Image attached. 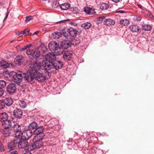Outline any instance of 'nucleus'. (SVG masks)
I'll list each match as a JSON object with an SVG mask.
<instances>
[{"instance_id":"6","label":"nucleus","mask_w":154,"mask_h":154,"mask_svg":"<svg viewBox=\"0 0 154 154\" xmlns=\"http://www.w3.org/2000/svg\"><path fill=\"white\" fill-rule=\"evenodd\" d=\"M26 52L27 54L31 58H37L40 55L39 52L37 51H35L32 49H28Z\"/></svg>"},{"instance_id":"57","label":"nucleus","mask_w":154,"mask_h":154,"mask_svg":"<svg viewBox=\"0 0 154 154\" xmlns=\"http://www.w3.org/2000/svg\"><path fill=\"white\" fill-rule=\"evenodd\" d=\"M64 21L65 20H62V21H59V22L60 23H63L64 22Z\"/></svg>"},{"instance_id":"18","label":"nucleus","mask_w":154,"mask_h":154,"mask_svg":"<svg viewBox=\"0 0 154 154\" xmlns=\"http://www.w3.org/2000/svg\"><path fill=\"white\" fill-rule=\"evenodd\" d=\"M67 32L68 33V36H70L72 37L76 36L78 34L77 31L73 28H70L68 29Z\"/></svg>"},{"instance_id":"44","label":"nucleus","mask_w":154,"mask_h":154,"mask_svg":"<svg viewBox=\"0 0 154 154\" xmlns=\"http://www.w3.org/2000/svg\"><path fill=\"white\" fill-rule=\"evenodd\" d=\"M6 85V82L3 80H0V88H4Z\"/></svg>"},{"instance_id":"36","label":"nucleus","mask_w":154,"mask_h":154,"mask_svg":"<svg viewBox=\"0 0 154 154\" xmlns=\"http://www.w3.org/2000/svg\"><path fill=\"white\" fill-rule=\"evenodd\" d=\"M109 7V5L107 4L103 3L100 5V8L101 9L105 10L107 9Z\"/></svg>"},{"instance_id":"49","label":"nucleus","mask_w":154,"mask_h":154,"mask_svg":"<svg viewBox=\"0 0 154 154\" xmlns=\"http://www.w3.org/2000/svg\"><path fill=\"white\" fill-rule=\"evenodd\" d=\"M4 93V91L2 88H0V97L3 96Z\"/></svg>"},{"instance_id":"12","label":"nucleus","mask_w":154,"mask_h":154,"mask_svg":"<svg viewBox=\"0 0 154 154\" xmlns=\"http://www.w3.org/2000/svg\"><path fill=\"white\" fill-rule=\"evenodd\" d=\"M72 54L71 51H65L63 53V58L66 61H69L71 60L72 57Z\"/></svg>"},{"instance_id":"60","label":"nucleus","mask_w":154,"mask_h":154,"mask_svg":"<svg viewBox=\"0 0 154 154\" xmlns=\"http://www.w3.org/2000/svg\"><path fill=\"white\" fill-rule=\"evenodd\" d=\"M71 23V24H72V23Z\"/></svg>"},{"instance_id":"31","label":"nucleus","mask_w":154,"mask_h":154,"mask_svg":"<svg viewBox=\"0 0 154 154\" xmlns=\"http://www.w3.org/2000/svg\"><path fill=\"white\" fill-rule=\"evenodd\" d=\"M62 34L59 32H55L53 33V37L54 38L57 39L61 37Z\"/></svg>"},{"instance_id":"10","label":"nucleus","mask_w":154,"mask_h":154,"mask_svg":"<svg viewBox=\"0 0 154 154\" xmlns=\"http://www.w3.org/2000/svg\"><path fill=\"white\" fill-rule=\"evenodd\" d=\"M27 140L23 138L20 143L18 145V146L19 148L24 149L26 150L28 145Z\"/></svg>"},{"instance_id":"5","label":"nucleus","mask_w":154,"mask_h":154,"mask_svg":"<svg viewBox=\"0 0 154 154\" xmlns=\"http://www.w3.org/2000/svg\"><path fill=\"white\" fill-rule=\"evenodd\" d=\"M41 138L39 136H35L32 139V142L34 143L36 149L42 147L43 145L42 140L44 137Z\"/></svg>"},{"instance_id":"27","label":"nucleus","mask_w":154,"mask_h":154,"mask_svg":"<svg viewBox=\"0 0 154 154\" xmlns=\"http://www.w3.org/2000/svg\"><path fill=\"white\" fill-rule=\"evenodd\" d=\"M37 127V124L35 122H33L29 125L28 128L29 130H31L35 129Z\"/></svg>"},{"instance_id":"11","label":"nucleus","mask_w":154,"mask_h":154,"mask_svg":"<svg viewBox=\"0 0 154 154\" xmlns=\"http://www.w3.org/2000/svg\"><path fill=\"white\" fill-rule=\"evenodd\" d=\"M38 70L35 73V78L39 82H44L45 78L43 74L38 72Z\"/></svg>"},{"instance_id":"16","label":"nucleus","mask_w":154,"mask_h":154,"mask_svg":"<svg viewBox=\"0 0 154 154\" xmlns=\"http://www.w3.org/2000/svg\"><path fill=\"white\" fill-rule=\"evenodd\" d=\"M13 115L14 116L17 118H21L23 115L22 110L20 109H16L14 111Z\"/></svg>"},{"instance_id":"23","label":"nucleus","mask_w":154,"mask_h":154,"mask_svg":"<svg viewBox=\"0 0 154 154\" xmlns=\"http://www.w3.org/2000/svg\"><path fill=\"white\" fill-rule=\"evenodd\" d=\"M17 146L13 141L8 143L7 145V147L10 150L15 149Z\"/></svg>"},{"instance_id":"20","label":"nucleus","mask_w":154,"mask_h":154,"mask_svg":"<svg viewBox=\"0 0 154 154\" xmlns=\"http://www.w3.org/2000/svg\"><path fill=\"white\" fill-rule=\"evenodd\" d=\"M61 46L63 48L67 49L71 46V42L68 40H64L61 43Z\"/></svg>"},{"instance_id":"47","label":"nucleus","mask_w":154,"mask_h":154,"mask_svg":"<svg viewBox=\"0 0 154 154\" xmlns=\"http://www.w3.org/2000/svg\"><path fill=\"white\" fill-rule=\"evenodd\" d=\"M5 104L4 101L0 100V109L4 108Z\"/></svg>"},{"instance_id":"37","label":"nucleus","mask_w":154,"mask_h":154,"mask_svg":"<svg viewBox=\"0 0 154 154\" xmlns=\"http://www.w3.org/2000/svg\"><path fill=\"white\" fill-rule=\"evenodd\" d=\"M12 72H9L8 71L6 70L3 72V74L5 77H6L7 78H11L12 76V75H13L12 73H11Z\"/></svg>"},{"instance_id":"4","label":"nucleus","mask_w":154,"mask_h":154,"mask_svg":"<svg viewBox=\"0 0 154 154\" xmlns=\"http://www.w3.org/2000/svg\"><path fill=\"white\" fill-rule=\"evenodd\" d=\"M50 64L47 65L48 69L47 70H50L51 69H54L56 70H58L62 68L63 67V63L60 61H55L53 63H50Z\"/></svg>"},{"instance_id":"3","label":"nucleus","mask_w":154,"mask_h":154,"mask_svg":"<svg viewBox=\"0 0 154 154\" xmlns=\"http://www.w3.org/2000/svg\"><path fill=\"white\" fill-rule=\"evenodd\" d=\"M56 59V56L53 52L48 53L45 56V61L44 62V67L45 69H48L47 65L50 64L51 63H53Z\"/></svg>"},{"instance_id":"28","label":"nucleus","mask_w":154,"mask_h":154,"mask_svg":"<svg viewBox=\"0 0 154 154\" xmlns=\"http://www.w3.org/2000/svg\"><path fill=\"white\" fill-rule=\"evenodd\" d=\"M8 119V116L5 112H3L0 114V121L3 122L6 120Z\"/></svg>"},{"instance_id":"34","label":"nucleus","mask_w":154,"mask_h":154,"mask_svg":"<svg viewBox=\"0 0 154 154\" xmlns=\"http://www.w3.org/2000/svg\"><path fill=\"white\" fill-rule=\"evenodd\" d=\"M143 29L145 31H148L151 30L152 28V26L149 24H144L142 26Z\"/></svg>"},{"instance_id":"25","label":"nucleus","mask_w":154,"mask_h":154,"mask_svg":"<svg viewBox=\"0 0 154 154\" xmlns=\"http://www.w3.org/2000/svg\"><path fill=\"white\" fill-rule=\"evenodd\" d=\"M70 5L67 3H63L60 5V8L63 10H67L70 8Z\"/></svg>"},{"instance_id":"32","label":"nucleus","mask_w":154,"mask_h":154,"mask_svg":"<svg viewBox=\"0 0 154 154\" xmlns=\"http://www.w3.org/2000/svg\"><path fill=\"white\" fill-rule=\"evenodd\" d=\"M129 21L127 19L122 20L120 21L119 23L122 26H126L129 23Z\"/></svg>"},{"instance_id":"56","label":"nucleus","mask_w":154,"mask_h":154,"mask_svg":"<svg viewBox=\"0 0 154 154\" xmlns=\"http://www.w3.org/2000/svg\"><path fill=\"white\" fill-rule=\"evenodd\" d=\"M8 13H7L6 15V16L5 18V19L4 20H5L7 18V17H8Z\"/></svg>"},{"instance_id":"48","label":"nucleus","mask_w":154,"mask_h":154,"mask_svg":"<svg viewBox=\"0 0 154 154\" xmlns=\"http://www.w3.org/2000/svg\"><path fill=\"white\" fill-rule=\"evenodd\" d=\"M33 18V17L32 16H27L26 17V19L25 21L26 23L31 20Z\"/></svg>"},{"instance_id":"17","label":"nucleus","mask_w":154,"mask_h":154,"mask_svg":"<svg viewBox=\"0 0 154 154\" xmlns=\"http://www.w3.org/2000/svg\"><path fill=\"white\" fill-rule=\"evenodd\" d=\"M21 134H18V136L17 134H15V137L14 139V141H13L14 143H15L17 146L20 143L21 140L23 139L22 136L21 135Z\"/></svg>"},{"instance_id":"33","label":"nucleus","mask_w":154,"mask_h":154,"mask_svg":"<svg viewBox=\"0 0 154 154\" xmlns=\"http://www.w3.org/2000/svg\"><path fill=\"white\" fill-rule=\"evenodd\" d=\"M8 129L4 128L2 130V133L5 137H8L11 134L10 131H9Z\"/></svg>"},{"instance_id":"50","label":"nucleus","mask_w":154,"mask_h":154,"mask_svg":"<svg viewBox=\"0 0 154 154\" xmlns=\"http://www.w3.org/2000/svg\"><path fill=\"white\" fill-rule=\"evenodd\" d=\"M5 151V149L3 144L0 145V151L3 152Z\"/></svg>"},{"instance_id":"35","label":"nucleus","mask_w":154,"mask_h":154,"mask_svg":"<svg viewBox=\"0 0 154 154\" xmlns=\"http://www.w3.org/2000/svg\"><path fill=\"white\" fill-rule=\"evenodd\" d=\"M19 105L22 109L25 108L26 106V102L23 100H20L18 102Z\"/></svg>"},{"instance_id":"40","label":"nucleus","mask_w":154,"mask_h":154,"mask_svg":"<svg viewBox=\"0 0 154 154\" xmlns=\"http://www.w3.org/2000/svg\"><path fill=\"white\" fill-rule=\"evenodd\" d=\"M39 48L42 52H45L47 49V46L44 45H41L39 47Z\"/></svg>"},{"instance_id":"53","label":"nucleus","mask_w":154,"mask_h":154,"mask_svg":"<svg viewBox=\"0 0 154 154\" xmlns=\"http://www.w3.org/2000/svg\"><path fill=\"white\" fill-rule=\"evenodd\" d=\"M16 35L17 36H19V35H22V33L21 32V31L18 32H17L16 33Z\"/></svg>"},{"instance_id":"14","label":"nucleus","mask_w":154,"mask_h":154,"mask_svg":"<svg viewBox=\"0 0 154 154\" xmlns=\"http://www.w3.org/2000/svg\"><path fill=\"white\" fill-rule=\"evenodd\" d=\"M15 64L18 66L20 65L23 61V57L22 55L17 56L14 59Z\"/></svg>"},{"instance_id":"24","label":"nucleus","mask_w":154,"mask_h":154,"mask_svg":"<svg viewBox=\"0 0 154 154\" xmlns=\"http://www.w3.org/2000/svg\"><path fill=\"white\" fill-rule=\"evenodd\" d=\"M5 105L7 106H10L13 103V100L11 98H6L4 101Z\"/></svg>"},{"instance_id":"21","label":"nucleus","mask_w":154,"mask_h":154,"mask_svg":"<svg viewBox=\"0 0 154 154\" xmlns=\"http://www.w3.org/2000/svg\"><path fill=\"white\" fill-rule=\"evenodd\" d=\"M104 24L107 26H110L114 25L115 24V21L112 19L107 18L104 20Z\"/></svg>"},{"instance_id":"45","label":"nucleus","mask_w":154,"mask_h":154,"mask_svg":"<svg viewBox=\"0 0 154 154\" xmlns=\"http://www.w3.org/2000/svg\"><path fill=\"white\" fill-rule=\"evenodd\" d=\"M53 2L52 6L53 8H56L59 6V4L57 1H55Z\"/></svg>"},{"instance_id":"38","label":"nucleus","mask_w":154,"mask_h":154,"mask_svg":"<svg viewBox=\"0 0 154 154\" xmlns=\"http://www.w3.org/2000/svg\"><path fill=\"white\" fill-rule=\"evenodd\" d=\"M91 24L89 23H86L82 25V26L85 29H88L91 26Z\"/></svg>"},{"instance_id":"29","label":"nucleus","mask_w":154,"mask_h":154,"mask_svg":"<svg viewBox=\"0 0 154 154\" xmlns=\"http://www.w3.org/2000/svg\"><path fill=\"white\" fill-rule=\"evenodd\" d=\"M1 67L2 68L5 69L8 67L9 65L8 63L4 60H2L0 63Z\"/></svg>"},{"instance_id":"7","label":"nucleus","mask_w":154,"mask_h":154,"mask_svg":"<svg viewBox=\"0 0 154 154\" xmlns=\"http://www.w3.org/2000/svg\"><path fill=\"white\" fill-rule=\"evenodd\" d=\"M45 129L43 126H41L37 127L33 131V134H35V136H39L41 138L44 137L45 135L43 133V131Z\"/></svg>"},{"instance_id":"43","label":"nucleus","mask_w":154,"mask_h":154,"mask_svg":"<svg viewBox=\"0 0 154 154\" xmlns=\"http://www.w3.org/2000/svg\"><path fill=\"white\" fill-rule=\"evenodd\" d=\"M142 17L136 15L134 16L133 18V20L135 21H139L141 20Z\"/></svg>"},{"instance_id":"58","label":"nucleus","mask_w":154,"mask_h":154,"mask_svg":"<svg viewBox=\"0 0 154 154\" xmlns=\"http://www.w3.org/2000/svg\"><path fill=\"white\" fill-rule=\"evenodd\" d=\"M138 6L140 8H141L142 7V6L140 5H138Z\"/></svg>"},{"instance_id":"42","label":"nucleus","mask_w":154,"mask_h":154,"mask_svg":"<svg viewBox=\"0 0 154 154\" xmlns=\"http://www.w3.org/2000/svg\"><path fill=\"white\" fill-rule=\"evenodd\" d=\"M32 46V44H29L28 45H27L26 46H25L23 47L22 48L20 49V51H24L26 49H27V50L28 49H30V47Z\"/></svg>"},{"instance_id":"41","label":"nucleus","mask_w":154,"mask_h":154,"mask_svg":"<svg viewBox=\"0 0 154 154\" xmlns=\"http://www.w3.org/2000/svg\"><path fill=\"white\" fill-rule=\"evenodd\" d=\"M92 10V9L91 8L87 7H85L84 10V11L87 14H91V12Z\"/></svg>"},{"instance_id":"8","label":"nucleus","mask_w":154,"mask_h":154,"mask_svg":"<svg viewBox=\"0 0 154 154\" xmlns=\"http://www.w3.org/2000/svg\"><path fill=\"white\" fill-rule=\"evenodd\" d=\"M16 85L14 83H11L8 85L6 87V90L7 92L10 94H14L16 92Z\"/></svg>"},{"instance_id":"46","label":"nucleus","mask_w":154,"mask_h":154,"mask_svg":"<svg viewBox=\"0 0 154 154\" xmlns=\"http://www.w3.org/2000/svg\"><path fill=\"white\" fill-rule=\"evenodd\" d=\"M29 32V30L28 29H26L24 30L21 31V32L22 33V35H24V34L26 35H27L28 34V33Z\"/></svg>"},{"instance_id":"30","label":"nucleus","mask_w":154,"mask_h":154,"mask_svg":"<svg viewBox=\"0 0 154 154\" xmlns=\"http://www.w3.org/2000/svg\"><path fill=\"white\" fill-rule=\"evenodd\" d=\"M35 148H36V146L34 143L33 142L32 143H31L30 145H29L28 143V145L27 146L26 150L29 151L30 150H32Z\"/></svg>"},{"instance_id":"39","label":"nucleus","mask_w":154,"mask_h":154,"mask_svg":"<svg viewBox=\"0 0 154 154\" xmlns=\"http://www.w3.org/2000/svg\"><path fill=\"white\" fill-rule=\"evenodd\" d=\"M72 42L73 45H77L80 43V41L79 38H75L73 39Z\"/></svg>"},{"instance_id":"59","label":"nucleus","mask_w":154,"mask_h":154,"mask_svg":"<svg viewBox=\"0 0 154 154\" xmlns=\"http://www.w3.org/2000/svg\"><path fill=\"white\" fill-rule=\"evenodd\" d=\"M151 15V16H152V17H153V16L152 15Z\"/></svg>"},{"instance_id":"55","label":"nucleus","mask_w":154,"mask_h":154,"mask_svg":"<svg viewBox=\"0 0 154 154\" xmlns=\"http://www.w3.org/2000/svg\"><path fill=\"white\" fill-rule=\"evenodd\" d=\"M38 33V31H36V32H34L33 34H32V35H36V34H37Z\"/></svg>"},{"instance_id":"15","label":"nucleus","mask_w":154,"mask_h":154,"mask_svg":"<svg viewBox=\"0 0 154 154\" xmlns=\"http://www.w3.org/2000/svg\"><path fill=\"white\" fill-rule=\"evenodd\" d=\"M13 128L14 134H16L18 136L19 135H18V134H21V126L19 124L16 123L14 124Z\"/></svg>"},{"instance_id":"22","label":"nucleus","mask_w":154,"mask_h":154,"mask_svg":"<svg viewBox=\"0 0 154 154\" xmlns=\"http://www.w3.org/2000/svg\"><path fill=\"white\" fill-rule=\"evenodd\" d=\"M130 30L133 32H138L140 30L139 26L137 25H132L129 26Z\"/></svg>"},{"instance_id":"9","label":"nucleus","mask_w":154,"mask_h":154,"mask_svg":"<svg viewBox=\"0 0 154 154\" xmlns=\"http://www.w3.org/2000/svg\"><path fill=\"white\" fill-rule=\"evenodd\" d=\"M21 135L23 137H24V139L27 140L30 138L32 135V132L30 130H27L21 132Z\"/></svg>"},{"instance_id":"2","label":"nucleus","mask_w":154,"mask_h":154,"mask_svg":"<svg viewBox=\"0 0 154 154\" xmlns=\"http://www.w3.org/2000/svg\"><path fill=\"white\" fill-rule=\"evenodd\" d=\"M11 73L13 74L11 77L12 81L18 85L22 82L23 75H25L24 73L20 71L17 72L13 71Z\"/></svg>"},{"instance_id":"51","label":"nucleus","mask_w":154,"mask_h":154,"mask_svg":"<svg viewBox=\"0 0 154 154\" xmlns=\"http://www.w3.org/2000/svg\"><path fill=\"white\" fill-rule=\"evenodd\" d=\"M105 17L104 16H102L99 17L98 18V20L101 22L103 21V20L105 19Z\"/></svg>"},{"instance_id":"26","label":"nucleus","mask_w":154,"mask_h":154,"mask_svg":"<svg viewBox=\"0 0 154 154\" xmlns=\"http://www.w3.org/2000/svg\"><path fill=\"white\" fill-rule=\"evenodd\" d=\"M64 51H63V49L59 46H58L57 48L55 50L54 53L56 56V55H61L63 54Z\"/></svg>"},{"instance_id":"54","label":"nucleus","mask_w":154,"mask_h":154,"mask_svg":"<svg viewBox=\"0 0 154 154\" xmlns=\"http://www.w3.org/2000/svg\"><path fill=\"white\" fill-rule=\"evenodd\" d=\"M23 154H32L30 151H27L24 153Z\"/></svg>"},{"instance_id":"52","label":"nucleus","mask_w":154,"mask_h":154,"mask_svg":"<svg viewBox=\"0 0 154 154\" xmlns=\"http://www.w3.org/2000/svg\"><path fill=\"white\" fill-rule=\"evenodd\" d=\"M125 13V12L122 10L118 11L116 12V13L123 14Z\"/></svg>"},{"instance_id":"19","label":"nucleus","mask_w":154,"mask_h":154,"mask_svg":"<svg viewBox=\"0 0 154 154\" xmlns=\"http://www.w3.org/2000/svg\"><path fill=\"white\" fill-rule=\"evenodd\" d=\"M2 125L4 128H9L11 126V122L7 119L2 122Z\"/></svg>"},{"instance_id":"13","label":"nucleus","mask_w":154,"mask_h":154,"mask_svg":"<svg viewBox=\"0 0 154 154\" xmlns=\"http://www.w3.org/2000/svg\"><path fill=\"white\" fill-rule=\"evenodd\" d=\"M59 45L54 41H52L48 44V48L50 50L52 51H55V50L57 48Z\"/></svg>"},{"instance_id":"1","label":"nucleus","mask_w":154,"mask_h":154,"mask_svg":"<svg viewBox=\"0 0 154 154\" xmlns=\"http://www.w3.org/2000/svg\"><path fill=\"white\" fill-rule=\"evenodd\" d=\"M41 65V63L33 62L30 65V71L27 72L26 74L24 73L25 75H23V77L28 82H32L35 78L34 74L37 70L40 69Z\"/></svg>"}]
</instances>
